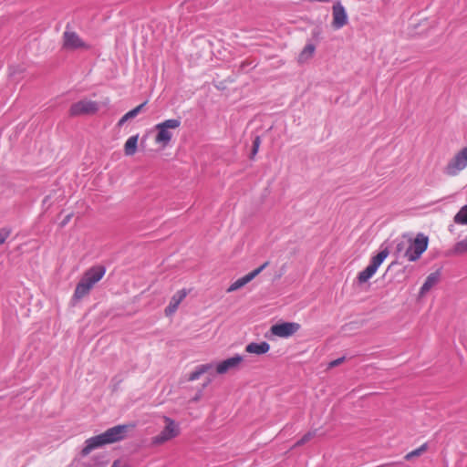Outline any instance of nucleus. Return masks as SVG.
I'll list each match as a JSON object with an SVG mask.
<instances>
[{
    "instance_id": "11",
    "label": "nucleus",
    "mask_w": 467,
    "mask_h": 467,
    "mask_svg": "<svg viewBox=\"0 0 467 467\" xmlns=\"http://www.w3.org/2000/svg\"><path fill=\"white\" fill-rule=\"evenodd\" d=\"M301 328L300 324L296 322H283L273 325L270 328L271 333L278 337H289L295 335Z\"/></svg>"
},
{
    "instance_id": "13",
    "label": "nucleus",
    "mask_w": 467,
    "mask_h": 467,
    "mask_svg": "<svg viewBox=\"0 0 467 467\" xmlns=\"http://www.w3.org/2000/svg\"><path fill=\"white\" fill-rule=\"evenodd\" d=\"M268 265L269 262L266 261L259 267L255 268L254 270L244 275L243 277L237 279L227 288V292L231 293L244 286L246 284L251 282L254 277H256L265 267H267Z\"/></svg>"
},
{
    "instance_id": "20",
    "label": "nucleus",
    "mask_w": 467,
    "mask_h": 467,
    "mask_svg": "<svg viewBox=\"0 0 467 467\" xmlns=\"http://www.w3.org/2000/svg\"><path fill=\"white\" fill-rule=\"evenodd\" d=\"M453 222L457 224L467 225V204L454 215Z\"/></svg>"
},
{
    "instance_id": "14",
    "label": "nucleus",
    "mask_w": 467,
    "mask_h": 467,
    "mask_svg": "<svg viewBox=\"0 0 467 467\" xmlns=\"http://www.w3.org/2000/svg\"><path fill=\"white\" fill-rule=\"evenodd\" d=\"M188 290L185 288L177 291L171 298L169 305L166 306L164 313L166 317L172 316L178 309L180 304L185 299Z\"/></svg>"
},
{
    "instance_id": "23",
    "label": "nucleus",
    "mask_w": 467,
    "mask_h": 467,
    "mask_svg": "<svg viewBox=\"0 0 467 467\" xmlns=\"http://www.w3.org/2000/svg\"><path fill=\"white\" fill-rule=\"evenodd\" d=\"M146 104H147V101H144L143 103L135 107L133 109L128 111L126 113L128 119H131L135 118L140 112H141V110L143 109V108L145 107Z\"/></svg>"
},
{
    "instance_id": "1",
    "label": "nucleus",
    "mask_w": 467,
    "mask_h": 467,
    "mask_svg": "<svg viewBox=\"0 0 467 467\" xmlns=\"http://www.w3.org/2000/svg\"><path fill=\"white\" fill-rule=\"evenodd\" d=\"M133 428V424L117 425L108 429L101 434L88 439L85 442V447L82 449V455H88L93 450L99 447L124 440L127 437L128 431Z\"/></svg>"
},
{
    "instance_id": "16",
    "label": "nucleus",
    "mask_w": 467,
    "mask_h": 467,
    "mask_svg": "<svg viewBox=\"0 0 467 467\" xmlns=\"http://www.w3.org/2000/svg\"><path fill=\"white\" fill-rule=\"evenodd\" d=\"M270 345L264 341L261 343L252 342L245 347V351L250 354L263 355L269 351Z\"/></svg>"
},
{
    "instance_id": "9",
    "label": "nucleus",
    "mask_w": 467,
    "mask_h": 467,
    "mask_svg": "<svg viewBox=\"0 0 467 467\" xmlns=\"http://www.w3.org/2000/svg\"><path fill=\"white\" fill-rule=\"evenodd\" d=\"M99 110L96 101L82 99L73 103L69 109L70 116L93 115Z\"/></svg>"
},
{
    "instance_id": "4",
    "label": "nucleus",
    "mask_w": 467,
    "mask_h": 467,
    "mask_svg": "<svg viewBox=\"0 0 467 467\" xmlns=\"http://www.w3.org/2000/svg\"><path fill=\"white\" fill-rule=\"evenodd\" d=\"M181 124L180 119H169L156 124L154 126V130H156L154 142L162 149L166 148L173 138V130H178Z\"/></svg>"
},
{
    "instance_id": "27",
    "label": "nucleus",
    "mask_w": 467,
    "mask_h": 467,
    "mask_svg": "<svg viewBox=\"0 0 467 467\" xmlns=\"http://www.w3.org/2000/svg\"><path fill=\"white\" fill-rule=\"evenodd\" d=\"M127 120H129L128 117L126 114H124L120 119L118 121V126L119 127H121Z\"/></svg>"
},
{
    "instance_id": "7",
    "label": "nucleus",
    "mask_w": 467,
    "mask_h": 467,
    "mask_svg": "<svg viewBox=\"0 0 467 467\" xmlns=\"http://www.w3.org/2000/svg\"><path fill=\"white\" fill-rule=\"evenodd\" d=\"M389 251L387 248L381 250L369 262V265L358 275V281L359 284L367 283L378 271L380 265L388 257Z\"/></svg>"
},
{
    "instance_id": "2",
    "label": "nucleus",
    "mask_w": 467,
    "mask_h": 467,
    "mask_svg": "<svg viewBox=\"0 0 467 467\" xmlns=\"http://www.w3.org/2000/svg\"><path fill=\"white\" fill-rule=\"evenodd\" d=\"M429 246V238L422 233L417 234L414 238L403 235L397 241L396 250L400 253L404 251V256L410 262L418 261Z\"/></svg>"
},
{
    "instance_id": "6",
    "label": "nucleus",
    "mask_w": 467,
    "mask_h": 467,
    "mask_svg": "<svg viewBox=\"0 0 467 467\" xmlns=\"http://www.w3.org/2000/svg\"><path fill=\"white\" fill-rule=\"evenodd\" d=\"M164 428L156 436L151 438V444L160 446L180 435V426L172 419L163 416Z\"/></svg>"
},
{
    "instance_id": "21",
    "label": "nucleus",
    "mask_w": 467,
    "mask_h": 467,
    "mask_svg": "<svg viewBox=\"0 0 467 467\" xmlns=\"http://www.w3.org/2000/svg\"><path fill=\"white\" fill-rule=\"evenodd\" d=\"M428 450V444L427 443H423L421 446H420L419 448L408 452L406 455H405V460L407 461H410L415 457H419L420 456L422 453H424L426 451Z\"/></svg>"
},
{
    "instance_id": "22",
    "label": "nucleus",
    "mask_w": 467,
    "mask_h": 467,
    "mask_svg": "<svg viewBox=\"0 0 467 467\" xmlns=\"http://www.w3.org/2000/svg\"><path fill=\"white\" fill-rule=\"evenodd\" d=\"M465 253H467V237L458 242L451 252V254H463Z\"/></svg>"
},
{
    "instance_id": "8",
    "label": "nucleus",
    "mask_w": 467,
    "mask_h": 467,
    "mask_svg": "<svg viewBox=\"0 0 467 467\" xmlns=\"http://www.w3.org/2000/svg\"><path fill=\"white\" fill-rule=\"evenodd\" d=\"M63 48L67 50H88L90 45L86 43L76 32L66 30L63 33Z\"/></svg>"
},
{
    "instance_id": "18",
    "label": "nucleus",
    "mask_w": 467,
    "mask_h": 467,
    "mask_svg": "<svg viewBox=\"0 0 467 467\" xmlns=\"http://www.w3.org/2000/svg\"><path fill=\"white\" fill-rule=\"evenodd\" d=\"M139 142V134L130 136L124 144V154L126 156H133L137 152Z\"/></svg>"
},
{
    "instance_id": "26",
    "label": "nucleus",
    "mask_w": 467,
    "mask_h": 467,
    "mask_svg": "<svg viewBox=\"0 0 467 467\" xmlns=\"http://www.w3.org/2000/svg\"><path fill=\"white\" fill-rule=\"evenodd\" d=\"M260 143H261L260 138L256 137L253 142V150H252L253 155H255L257 153V151L259 150Z\"/></svg>"
},
{
    "instance_id": "29",
    "label": "nucleus",
    "mask_w": 467,
    "mask_h": 467,
    "mask_svg": "<svg viewBox=\"0 0 467 467\" xmlns=\"http://www.w3.org/2000/svg\"><path fill=\"white\" fill-rule=\"evenodd\" d=\"M111 467H129L127 464L121 462L120 461L117 460L112 463Z\"/></svg>"
},
{
    "instance_id": "15",
    "label": "nucleus",
    "mask_w": 467,
    "mask_h": 467,
    "mask_svg": "<svg viewBox=\"0 0 467 467\" xmlns=\"http://www.w3.org/2000/svg\"><path fill=\"white\" fill-rule=\"evenodd\" d=\"M441 277V270L431 273L425 279V282L420 289V296H424L434 285H436Z\"/></svg>"
},
{
    "instance_id": "10",
    "label": "nucleus",
    "mask_w": 467,
    "mask_h": 467,
    "mask_svg": "<svg viewBox=\"0 0 467 467\" xmlns=\"http://www.w3.org/2000/svg\"><path fill=\"white\" fill-rule=\"evenodd\" d=\"M348 23V16L346 8L343 6L340 1L335 2L332 6V27L337 30L347 26Z\"/></svg>"
},
{
    "instance_id": "3",
    "label": "nucleus",
    "mask_w": 467,
    "mask_h": 467,
    "mask_svg": "<svg viewBox=\"0 0 467 467\" xmlns=\"http://www.w3.org/2000/svg\"><path fill=\"white\" fill-rule=\"evenodd\" d=\"M105 272V268L100 265L91 267L87 272H85L82 278L76 286L74 298L79 300L87 296L95 285V284L102 279Z\"/></svg>"
},
{
    "instance_id": "25",
    "label": "nucleus",
    "mask_w": 467,
    "mask_h": 467,
    "mask_svg": "<svg viewBox=\"0 0 467 467\" xmlns=\"http://www.w3.org/2000/svg\"><path fill=\"white\" fill-rule=\"evenodd\" d=\"M11 230L7 228L0 229V245L3 244L5 240L9 237Z\"/></svg>"
},
{
    "instance_id": "5",
    "label": "nucleus",
    "mask_w": 467,
    "mask_h": 467,
    "mask_svg": "<svg viewBox=\"0 0 467 467\" xmlns=\"http://www.w3.org/2000/svg\"><path fill=\"white\" fill-rule=\"evenodd\" d=\"M467 169V147L456 151L447 161L443 173L448 177H457Z\"/></svg>"
},
{
    "instance_id": "12",
    "label": "nucleus",
    "mask_w": 467,
    "mask_h": 467,
    "mask_svg": "<svg viewBox=\"0 0 467 467\" xmlns=\"http://www.w3.org/2000/svg\"><path fill=\"white\" fill-rule=\"evenodd\" d=\"M243 361L244 358L240 355H234L231 358H228L216 365V373L219 375H223L231 370L238 369Z\"/></svg>"
},
{
    "instance_id": "24",
    "label": "nucleus",
    "mask_w": 467,
    "mask_h": 467,
    "mask_svg": "<svg viewBox=\"0 0 467 467\" xmlns=\"http://www.w3.org/2000/svg\"><path fill=\"white\" fill-rule=\"evenodd\" d=\"M315 436V433L314 432H307L306 433L300 440H298L296 444L294 445V447H298V446H302L304 445L305 443L308 442L309 441H311Z\"/></svg>"
},
{
    "instance_id": "17",
    "label": "nucleus",
    "mask_w": 467,
    "mask_h": 467,
    "mask_svg": "<svg viewBox=\"0 0 467 467\" xmlns=\"http://www.w3.org/2000/svg\"><path fill=\"white\" fill-rule=\"evenodd\" d=\"M316 52V46L312 43H308L305 46V47L301 50L297 57V62L299 64H305L308 62Z\"/></svg>"
},
{
    "instance_id": "19",
    "label": "nucleus",
    "mask_w": 467,
    "mask_h": 467,
    "mask_svg": "<svg viewBox=\"0 0 467 467\" xmlns=\"http://www.w3.org/2000/svg\"><path fill=\"white\" fill-rule=\"evenodd\" d=\"M212 368L211 364H203L199 366L196 370L192 371L188 379L190 381H194L198 379L202 374L208 372Z\"/></svg>"
},
{
    "instance_id": "28",
    "label": "nucleus",
    "mask_w": 467,
    "mask_h": 467,
    "mask_svg": "<svg viewBox=\"0 0 467 467\" xmlns=\"http://www.w3.org/2000/svg\"><path fill=\"white\" fill-rule=\"evenodd\" d=\"M342 361H343V358H337V359H335V360H333V361H331V362L329 363V367H330V368L336 367V366H337V365L341 364V363H342Z\"/></svg>"
}]
</instances>
